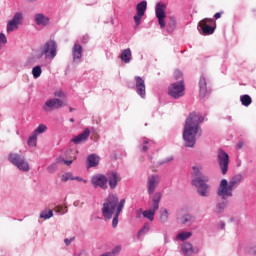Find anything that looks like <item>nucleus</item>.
Instances as JSON below:
<instances>
[{
	"label": "nucleus",
	"mask_w": 256,
	"mask_h": 256,
	"mask_svg": "<svg viewBox=\"0 0 256 256\" xmlns=\"http://www.w3.org/2000/svg\"><path fill=\"white\" fill-rule=\"evenodd\" d=\"M121 181V175L117 172H110L107 176V182L109 184L110 189H116L117 185Z\"/></svg>",
	"instance_id": "17"
},
{
	"label": "nucleus",
	"mask_w": 256,
	"mask_h": 256,
	"mask_svg": "<svg viewBox=\"0 0 256 256\" xmlns=\"http://www.w3.org/2000/svg\"><path fill=\"white\" fill-rule=\"evenodd\" d=\"M177 29V18L175 16H170L167 24V32L173 33Z\"/></svg>",
	"instance_id": "25"
},
{
	"label": "nucleus",
	"mask_w": 256,
	"mask_h": 256,
	"mask_svg": "<svg viewBox=\"0 0 256 256\" xmlns=\"http://www.w3.org/2000/svg\"><path fill=\"white\" fill-rule=\"evenodd\" d=\"M0 43L2 45H7V36H5L3 33H0Z\"/></svg>",
	"instance_id": "45"
},
{
	"label": "nucleus",
	"mask_w": 256,
	"mask_h": 256,
	"mask_svg": "<svg viewBox=\"0 0 256 256\" xmlns=\"http://www.w3.org/2000/svg\"><path fill=\"white\" fill-rule=\"evenodd\" d=\"M221 15H223V12H217V13L214 15V18H215V19H221Z\"/></svg>",
	"instance_id": "50"
},
{
	"label": "nucleus",
	"mask_w": 256,
	"mask_h": 256,
	"mask_svg": "<svg viewBox=\"0 0 256 256\" xmlns=\"http://www.w3.org/2000/svg\"><path fill=\"white\" fill-rule=\"evenodd\" d=\"M19 25H23V14L21 12H16L13 18L7 23V33H13V31H17V29H19Z\"/></svg>",
	"instance_id": "10"
},
{
	"label": "nucleus",
	"mask_w": 256,
	"mask_h": 256,
	"mask_svg": "<svg viewBox=\"0 0 256 256\" xmlns=\"http://www.w3.org/2000/svg\"><path fill=\"white\" fill-rule=\"evenodd\" d=\"M54 96L63 98V97H65V93H63V91H61V90H57L54 92Z\"/></svg>",
	"instance_id": "47"
},
{
	"label": "nucleus",
	"mask_w": 256,
	"mask_h": 256,
	"mask_svg": "<svg viewBox=\"0 0 256 256\" xmlns=\"http://www.w3.org/2000/svg\"><path fill=\"white\" fill-rule=\"evenodd\" d=\"M63 105H65L63 103V100H61L59 98H51L45 102V104L43 106V110L46 113H51V111H55V109H61V107H63Z\"/></svg>",
	"instance_id": "13"
},
{
	"label": "nucleus",
	"mask_w": 256,
	"mask_h": 256,
	"mask_svg": "<svg viewBox=\"0 0 256 256\" xmlns=\"http://www.w3.org/2000/svg\"><path fill=\"white\" fill-rule=\"evenodd\" d=\"M205 118L196 112L191 113L184 125L183 139L185 147L193 148L197 143V138L201 135V123Z\"/></svg>",
	"instance_id": "1"
},
{
	"label": "nucleus",
	"mask_w": 256,
	"mask_h": 256,
	"mask_svg": "<svg viewBox=\"0 0 256 256\" xmlns=\"http://www.w3.org/2000/svg\"><path fill=\"white\" fill-rule=\"evenodd\" d=\"M83 53V47L79 44H74L72 48V57L74 63H81V57Z\"/></svg>",
	"instance_id": "18"
},
{
	"label": "nucleus",
	"mask_w": 256,
	"mask_h": 256,
	"mask_svg": "<svg viewBox=\"0 0 256 256\" xmlns=\"http://www.w3.org/2000/svg\"><path fill=\"white\" fill-rule=\"evenodd\" d=\"M240 101H241V104L244 106V107H249V105H251V103H253V100L251 99V96L249 95H242L240 97Z\"/></svg>",
	"instance_id": "32"
},
{
	"label": "nucleus",
	"mask_w": 256,
	"mask_h": 256,
	"mask_svg": "<svg viewBox=\"0 0 256 256\" xmlns=\"http://www.w3.org/2000/svg\"><path fill=\"white\" fill-rule=\"evenodd\" d=\"M1 49H3V44L0 43V51H1Z\"/></svg>",
	"instance_id": "56"
},
{
	"label": "nucleus",
	"mask_w": 256,
	"mask_h": 256,
	"mask_svg": "<svg viewBox=\"0 0 256 256\" xmlns=\"http://www.w3.org/2000/svg\"><path fill=\"white\" fill-rule=\"evenodd\" d=\"M136 81V93L141 97V99H145L147 92L145 87V80L140 76L135 77Z\"/></svg>",
	"instance_id": "16"
},
{
	"label": "nucleus",
	"mask_w": 256,
	"mask_h": 256,
	"mask_svg": "<svg viewBox=\"0 0 256 256\" xmlns=\"http://www.w3.org/2000/svg\"><path fill=\"white\" fill-rule=\"evenodd\" d=\"M61 181L63 183H67V181H75V177H73V174L71 172H67L62 174Z\"/></svg>",
	"instance_id": "37"
},
{
	"label": "nucleus",
	"mask_w": 256,
	"mask_h": 256,
	"mask_svg": "<svg viewBox=\"0 0 256 256\" xmlns=\"http://www.w3.org/2000/svg\"><path fill=\"white\" fill-rule=\"evenodd\" d=\"M209 176H201L192 180V185L196 187L200 197H209Z\"/></svg>",
	"instance_id": "5"
},
{
	"label": "nucleus",
	"mask_w": 256,
	"mask_h": 256,
	"mask_svg": "<svg viewBox=\"0 0 256 256\" xmlns=\"http://www.w3.org/2000/svg\"><path fill=\"white\" fill-rule=\"evenodd\" d=\"M155 148V142L153 140H149L147 138H143V146L142 150L144 152L149 151V149H154Z\"/></svg>",
	"instance_id": "29"
},
{
	"label": "nucleus",
	"mask_w": 256,
	"mask_h": 256,
	"mask_svg": "<svg viewBox=\"0 0 256 256\" xmlns=\"http://www.w3.org/2000/svg\"><path fill=\"white\" fill-rule=\"evenodd\" d=\"M161 183V175L159 174H151L148 176L146 180V189L148 195H153L155 191L157 190V187H159V184Z\"/></svg>",
	"instance_id": "8"
},
{
	"label": "nucleus",
	"mask_w": 256,
	"mask_h": 256,
	"mask_svg": "<svg viewBox=\"0 0 256 256\" xmlns=\"http://www.w3.org/2000/svg\"><path fill=\"white\" fill-rule=\"evenodd\" d=\"M34 21L39 27H47V25H49V17L41 13L34 16Z\"/></svg>",
	"instance_id": "21"
},
{
	"label": "nucleus",
	"mask_w": 256,
	"mask_h": 256,
	"mask_svg": "<svg viewBox=\"0 0 256 256\" xmlns=\"http://www.w3.org/2000/svg\"><path fill=\"white\" fill-rule=\"evenodd\" d=\"M205 168V165H203V163H197L192 167V175H194V177H203L204 175L201 174V171Z\"/></svg>",
	"instance_id": "28"
},
{
	"label": "nucleus",
	"mask_w": 256,
	"mask_h": 256,
	"mask_svg": "<svg viewBox=\"0 0 256 256\" xmlns=\"http://www.w3.org/2000/svg\"><path fill=\"white\" fill-rule=\"evenodd\" d=\"M8 160L12 165H15L19 171H24L27 173L31 168L29 167V162L25 159V157L17 154V153H10L8 156Z\"/></svg>",
	"instance_id": "6"
},
{
	"label": "nucleus",
	"mask_w": 256,
	"mask_h": 256,
	"mask_svg": "<svg viewBox=\"0 0 256 256\" xmlns=\"http://www.w3.org/2000/svg\"><path fill=\"white\" fill-rule=\"evenodd\" d=\"M53 217V210H44L40 213V219H51Z\"/></svg>",
	"instance_id": "38"
},
{
	"label": "nucleus",
	"mask_w": 256,
	"mask_h": 256,
	"mask_svg": "<svg viewBox=\"0 0 256 256\" xmlns=\"http://www.w3.org/2000/svg\"><path fill=\"white\" fill-rule=\"evenodd\" d=\"M217 161L221 169L222 175H227V171H229V154H227L223 150H219L217 155Z\"/></svg>",
	"instance_id": "11"
},
{
	"label": "nucleus",
	"mask_w": 256,
	"mask_h": 256,
	"mask_svg": "<svg viewBox=\"0 0 256 256\" xmlns=\"http://www.w3.org/2000/svg\"><path fill=\"white\" fill-rule=\"evenodd\" d=\"M41 73H43L41 66L38 65L32 68V75L34 79H39L41 77Z\"/></svg>",
	"instance_id": "36"
},
{
	"label": "nucleus",
	"mask_w": 256,
	"mask_h": 256,
	"mask_svg": "<svg viewBox=\"0 0 256 256\" xmlns=\"http://www.w3.org/2000/svg\"><path fill=\"white\" fill-rule=\"evenodd\" d=\"M242 181L243 175L241 174L234 175L230 181L222 179L217 189L218 197H221V199H229V197H233V191L237 189L238 185H241Z\"/></svg>",
	"instance_id": "3"
},
{
	"label": "nucleus",
	"mask_w": 256,
	"mask_h": 256,
	"mask_svg": "<svg viewBox=\"0 0 256 256\" xmlns=\"http://www.w3.org/2000/svg\"><path fill=\"white\" fill-rule=\"evenodd\" d=\"M213 19L205 18L198 24V31L201 35H213L215 33V27H212Z\"/></svg>",
	"instance_id": "9"
},
{
	"label": "nucleus",
	"mask_w": 256,
	"mask_h": 256,
	"mask_svg": "<svg viewBox=\"0 0 256 256\" xmlns=\"http://www.w3.org/2000/svg\"><path fill=\"white\" fill-rule=\"evenodd\" d=\"M69 111L72 112V111H73V108H70Z\"/></svg>",
	"instance_id": "57"
},
{
	"label": "nucleus",
	"mask_w": 256,
	"mask_h": 256,
	"mask_svg": "<svg viewBox=\"0 0 256 256\" xmlns=\"http://www.w3.org/2000/svg\"><path fill=\"white\" fill-rule=\"evenodd\" d=\"M112 256H117L121 253V246H116L111 252Z\"/></svg>",
	"instance_id": "44"
},
{
	"label": "nucleus",
	"mask_w": 256,
	"mask_h": 256,
	"mask_svg": "<svg viewBox=\"0 0 256 256\" xmlns=\"http://www.w3.org/2000/svg\"><path fill=\"white\" fill-rule=\"evenodd\" d=\"M191 221H193V216H191L190 214L184 215L182 217V223L185 225L187 223H191Z\"/></svg>",
	"instance_id": "42"
},
{
	"label": "nucleus",
	"mask_w": 256,
	"mask_h": 256,
	"mask_svg": "<svg viewBox=\"0 0 256 256\" xmlns=\"http://www.w3.org/2000/svg\"><path fill=\"white\" fill-rule=\"evenodd\" d=\"M91 184L93 185L94 189H103L104 191L107 190V176L103 174H95L91 178Z\"/></svg>",
	"instance_id": "12"
},
{
	"label": "nucleus",
	"mask_w": 256,
	"mask_h": 256,
	"mask_svg": "<svg viewBox=\"0 0 256 256\" xmlns=\"http://www.w3.org/2000/svg\"><path fill=\"white\" fill-rule=\"evenodd\" d=\"M170 161H173V157H170V158L164 160L163 162H160L159 165H163V163H169Z\"/></svg>",
	"instance_id": "51"
},
{
	"label": "nucleus",
	"mask_w": 256,
	"mask_h": 256,
	"mask_svg": "<svg viewBox=\"0 0 256 256\" xmlns=\"http://www.w3.org/2000/svg\"><path fill=\"white\" fill-rule=\"evenodd\" d=\"M101 161V157L97 154H90L86 159L87 169H91L93 167H97Z\"/></svg>",
	"instance_id": "20"
},
{
	"label": "nucleus",
	"mask_w": 256,
	"mask_h": 256,
	"mask_svg": "<svg viewBox=\"0 0 256 256\" xmlns=\"http://www.w3.org/2000/svg\"><path fill=\"white\" fill-rule=\"evenodd\" d=\"M64 163L65 165H71V163H73V160H61V159H58L57 160V163Z\"/></svg>",
	"instance_id": "48"
},
{
	"label": "nucleus",
	"mask_w": 256,
	"mask_h": 256,
	"mask_svg": "<svg viewBox=\"0 0 256 256\" xmlns=\"http://www.w3.org/2000/svg\"><path fill=\"white\" fill-rule=\"evenodd\" d=\"M49 59L53 61L57 57V42L55 40H48L42 44L35 54V59Z\"/></svg>",
	"instance_id": "4"
},
{
	"label": "nucleus",
	"mask_w": 256,
	"mask_h": 256,
	"mask_svg": "<svg viewBox=\"0 0 256 256\" xmlns=\"http://www.w3.org/2000/svg\"><path fill=\"white\" fill-rule=\"evenodd\" d=\"M169 242V238H167V235L164 236V243H168Z\"/></svg>",
	"instance_id": "53"
},
{
	"label": "nucleus",
	"mask_w": 256,
	"mask_h": 256,
	"mask_svg": "<svg viewBox=\"0 0 256 256\" xmlns=\"http://www.w3.org/2000/svg\"><path fill=\"white\" fill-rule=\"evenodd\" d=\"M136 218H137V219H141V213H138V214L136 215Z\"/></svg>",
	"instance_id": "54"
},
{
	"label": "nucleus",
	"mask_w": 256,
	"mask_h": 256,
	"mask_svg": "<svg viewBox=\"0 0 256 256\" xmlns=\"http://www.w3.org/2000/svg\"><path fill=\"white\" fill-rule=\"evenodd\" d=\"M137 15L134 16V21L137 27L141 25V19L145 15V11H147V1H142L136 5Z\"/></svg>",
	"instance_id": "15"
},
{
	"label": "nucleus",
	"mask_w": 256,
	"mask_h": 256,
	"mask_svg": "<svg viewBox=\"0 0 256 256\" xmlns=\"http://www.w3.org/2000/svg\"><path fill=\"white\" fill-rule=\"evenodd\" d=\"M151 229V226H149V223L144 224V226L139 230L137 237L138 239H141L143 235H147V232Z\"/></svg>",
	"instance_id": "34"
},
{
	"label": "nucleus",
	"mask_w": 256,
	"mask_h": 256,
	"mask_svg": "<svg viewBox=\"0 0 256 256\" xmlns=\"http://www.w3.org/2000/svg\"><path fill=\"white\" fill-rule=\"evenodd\" d=\"M182 253L185 256H191L193 255V253H195V250L193 249V244L189 243V242H185L182 245Z\"/></svg>",
	"instance_id": "24"
},
{
	"label": "nucleus",
	"mask_w": 256,
	"mask_h": 256,
	"mask_svg": "<svg viewBox=\"0 0 256 256\" xmlns=\"http://www.w3.org/2000/svg\"><path fill=\"white\" fill-rule=\"evenodd\" d=\"M48 173H55L57 171V163H52L47 167Z\"/></svg>",
	"instance_id": "43"
},
{
	"label": "nucleus",
	"mask_w": 256,
	"mask_h": 256,
	"mask_svg": "<svg viewBox=\"0 0 256 256\" xmlns=\"http://www.w3.org/2000/svg\"><path fill=\"white\" fill-rule=\"evenodd\" d=\"M74 181H79V182L83 181V183H87V180H84L83 178H81L79 176L74 177Z\"/></svg>",
	"instance_id": "49"
},
{
	"label": "nucleus",
	"mask_w": 256,
	"mask_h": 256,
	"mask_svg": "<svg viewBox=\"0 0 256 256\" xmlns=\"http://www.w3.org/2000/svg\"><path fill=\"white\" fill-rule=\"evenodd\" d=\"M191 235H193V233L183 231L176 236V239L178 241H187V239H189Z\"/></svg>",
	"instance_id": "33"
},
{
	"label": "nucleus",
	"mask_w": 256,
	"mask_h": 256,
	"mask_svg": "<svg viewBox=\"0 0 256 256\" xmlns=\"http://www.w3.org/2000/svg\"><path fill=\"white\" fill-rule=\"evenodd\" d=\"M158 209H155L153 206L149 210H145L142 212V215L145 219H149L153 221L155 219V213H157Z\"/></svg>",
	"instance_id": "27"
},
{
	"label": "nucleus",
	"mask_w": 256,
	"mask_h": 256,
	"mask_svg": "<svg viewBox=\"0 0 256 256\" xmlns=\"http://www.w3.org/2000/svg\"><path fill=\"white\" fill-rule=\"evenodd\" d=\"M174 77L175 79H181V77H183V73L180 70H176L174 72Z\"/></svg>",
	"instance_id": "46"
},
{
	"label": "nucleus",
	"mask_w": 256,
	"mask_h": 256,
	"mask_svg": "<svg viewBox=\"0 0 256 256\" xmlns=\"http://www.w3.org/2000/svg\"><path fill=\"white\" fill-rule=\"evenodd\" d=\"M54 212L57 213L58 215H65V213H67V207L56 206L54 208Z\"/></svg>",
	"instance_id": "40"
},
{
	"label": "nucleus",
	"mask_w": 256,
	"mask_h": 256,
	"mask_svg": "<svg viewBox=\"0 0 256 256\" xmlns=\"http://www.w3.org/2000/svg\"><path fill=\"white\" fill-rule=\"evenodd\" d=\"M199 87H200V97H207V80L205 79V76L200 77L199 81Z\"/></svg>",
	"instance_id": "22"
},
{
	"label": "nucleus",
	"mask_w": 256,
	"mask_h": 256,
	"mask_svg": "<svg viewBox=\"0 0 256 256\" xmlns=\"http://www.w3.org/2000/svg\"><path fill=\"white\" fill-rule=\"evenodd\" d=\"M90 131L89 128H86L82 133H80L77 136H74L71 141L72 143H74L75 145H79L80 143H83V141H87V139H89V135H90Z\"/></svg>",
	"instance_id": "19"
},
{
	"label": "nucleus",
	"mask_w": 256,
	"mask_h": 256,
	"mask_svg": "<svg viewBox=\"0 0 256 256\" xmlns=\"http://www.w3.org/2000/svg\"><path fill=\"white\" fill-rule=\"evenodd\" d=\"M47 131V125L40 124L34 131L33 134L39 137L42 133H45Z\"/></svg>",
	"instance_id": "35"
},
{
	"label": "nucleus",
	"mask_w": 256,
	"mask_h": 256,
	"mask_svg": "<svg viewBox=\"0 0 256 256\" xmlns=\"http://www.w3.org/2000/svg\"><path fill=\"white\" fill-rule=\"evenodd\" d=\"M125 207V199L120 200L119 197L115 194H110L102 205V215L105 219H113L114 215L121 213Z\"/></svg>",
	"instance_id": "2"
},
{
	"label": "nucleus",
	"mask_w": 256,
	"mask_h": 256,
	"mask_svg": "<svg viewBox=\"0 0 256 256\" xmlns=\"http://www.w3.org/2000/svg\"><path fill=\"white\" fill-rule=\"evenodd\" d=\"M227 205V201L218 202L214 213H216V215H221V213L227 209Z\"/></svg>",
	"instance_id": "30"
},
{
	"label": "nucleus",
	"mask_w": 256,
	"mask_h": 256,
	"mask_svg": "<svg viewBox=\"0 0 256 256\" xmlns=\"http://www.w3.org/2000/svg\"><path fill=\"white\" fill-rule=\"evenodd\" d=\"M121 61H123V63H131V59H132V53H131V49L127 48L124 49L121 53Z\"/></svg>",
	"instance_id": "26"
},
{
	"label": "nucleus",
	"mask_w": 256,
	"mask_h": 256,
	"mask_svg": "<svg viewBox=\"0 0 256 256\" xmlns=\"http://www.w3.org/2000/svg\"><path fill=\"white\" fill-rule=\"evenodd\" d=\"M70 123H75V119L71 118Z\"/></svg>",
	"instance_id": "55"
},
{
	"label": "nucleus",
	"mask_w": 256,
	"mask_h": 256,
	"mask_svg": "<svg viewBox=\"0 0 256 256\" xmlns=\"http://www.w3.org/2000/svg\"><path fill=\"white\" fill-rule=\"evenodd\" d=\"M162 197H163V194L161 192H154L152 194V207L154 209L159 210V203H161Z\"/></svg>",
	"instance_id": "23"
},
{
	"label": "nucleus",
	"mask_w": 256,
	"mask_h": 256,
	"mask_svg": "<svg viewBox=\"0 0 256 256\" xmlns=\"http://www.w3.org/2000/svg\"><path fill=\"white\" fill-rule=\"evenodd\" d=\"M28 145L29 147L37 146V136L34 133L28 138Z\"/></svg>",
	"instance_id": "39"
},
{
	"label": "nucleus",
	"mask_w": 256,
	"mask_h": 256,
	"mask_svg": "<svg viewBox=\"0 0 256 256\" xmlns=\"http://www.w3.org/2000/svg\"><path fill=\"white\" fill-rule=\"evenodd\" d=\"M155 13H156V17L158 19V24L160 25V28L165 29V27H167V23L165 22V17H167V14L165 12V5L157 4Z\"/></svg>",
	"instance_id": "14"
},
{
	"label": "nucleus",
	"mask_w": 256,
	"mask_h": 256,
	"mask_svg": "<svg viewBox=\"0 0 256 256\" xmlns=\"http://www.w3.org/2000/svg\"><path fill=\"white\" fill-rule=\"evenodd\" d=\"M64 243H65L66 245H71V240H69L68 238H66V239L64 240Z\"/></svg>",
	"instance_id": "52"
},
{
	"label": "nucleus",
	"mask_w": 256,
	"mask_h": 256,
	"mask_svg": "<svg viewBox=\"0 0 256 256\" xmlns=\"http://www.w3.org/2000/svg\"><path fill=\"white\" fill-rule=\"evenodd\" d=\"M119 215H121V212H117L116 214H114L113 220H112V227L113 229H115L117 227V225H119Z\"/></svg>",
	"instance_id": "41"
},
{
	"label": "nucleus",
	"mask_w": 256,
	"mask_h": 256,
	"mask_svg": "<svg viewBox=\"0 0 256 256\" xmlns=\"http://www.w3.org/2000/svg\"><path fill=\"white\" fill-rule=\"evenodd\" d=\"M168 95L173 99H179L185 95V83L183 80L172 83L168 88Z\"/></svg>",
	"instance_id": "7"
},
{
	"label": "nucleus",
	"mask_w": 256,
	"mask_h": 256,
	"mask_svg": "<svg viewBox=\"0 0 256 256\" xmlns=\"http://www.w3.org/2000/svg\"><path fill=\"white\" fill-rule=\"evenodd\" d=\"M160 221L161 223H167L169 221V210L165 208L160 210Z\"/></svg>",
	"instance_id": "31"
}]
</instances>
